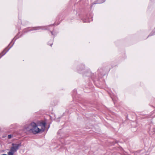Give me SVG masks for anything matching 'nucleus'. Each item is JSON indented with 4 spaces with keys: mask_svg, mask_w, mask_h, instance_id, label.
Here are the masks:
<instances>
[{
    "mask_svg": "<svg viewBox=\"0 0 155 155\" xmlns=\"http://www.w3.org/2000/svg\"><path fill=\"white\" fill-rule=\"evenodd\" d=\"M82 68L79 67L78 68V73L82 74L84 76H87L89 77H91L93 75L90 70H89L87 71H84V65H83Z\"/></svg>",
    "mask_w": 155,
    "mask_h": 155,
    "instance_id": "nucleus-1",
    "label": "nucleus"
},
{
    "mask_svg": "<svg viewBox=\"0 0 155 155\" xmlns=\"http://www.w3.org/2000/svg\"><path fill=\"white\" fill-rule=\"evenodd\" d=\"M12 147H11L10 150L8 152V155H13L14 153L16 152L19 149V147L21 146V143H12Z\"/></svg>",
    "mask_w": 155,
    "mask_h": 155,
    "instance_id": "nucleus-2",
    "label": "nucleus"
},
{
    "mask_svg": "<svg viewBox=\"0 0 155 155\" xmlns=\"http://www.w3.org/2000/svg\"><path fill=\"white\" fill-rule=\"evenodd\" d=\"M30 126L31 127L30 129V130L34 134H37L41 130L38 127L37 124L34 122L31 123Z\"/></svg>",
    "mask_w": 155,
    "mask_h": 155,
    "instance_id": "nucleus-3",
    "label": "nucleus"
},
{
    "mask_svg": "<svg viewBox=\"0 0 155 155\" xmlns=\"http://www.w3.org/2000/svg\"><path fill=\"white\" fill-rule=\"evenodd\" d=\"M14 42L12 44V45L9 47V48L5 52H4L5 51V50L6 49H7V47L6 48L4 49V50L0 54V58H1L2 56L4 55L5 54L7 53V52L12 47L13 45L14 44Z\"/></svg>",
    "mask_w": 155,
    "mask_h": 155,
    "instance_id": "nucleus-4",
    "label": "nucleus"
},
{
    "mask_svg": "<svg viewBox=\"0 0 155 155\" xmlns=\"http://www.w3.org/2000/svg\"><path fill=\"white\" fill-rule=\"evenodd\" d=\"M105 1V0H97L96 1L94 2V3H92L91 6V8H92L94 5L97 4H101L103 3Z\"/></svg>",
    "mask_w": 155,
    "mask_h": 155,
    "instance_id": "nucleus-5",
    "label": "nucleus"
},
{
    "mask_svg": "<svg viewBox=\"0 0 155 155\" xmlns=\"http://www.w3.org/2000/svg\"><path fill=\"white\" fill-rule=\"evenodd\" d=\"M44 27L41 26H38L34 27L32 28L29 31H31L33 30H37L40 29H44Z\"/></svg>",
    "mask_w": 155,
    "mask_h": 155,
    "instance_id": "nucleus-6",
    "label": "nucleus"
},
{
    "mask_svg": "<svg viewBox=\"0 0 155 155\" xmlns=\"http://www.w3.org/2000/svg\"><path fill=\"white\" fill-rule=\"evenodd\" d=\"M46 123L45 122H42L40 123V125L42 127V128H43L44 129L45 128V126L46 125Z\"/></svg>",
    "mask_w": 155,
    "mask_h": 155,
    "instance_id": "nucleus-7",
    "label": "nucleus"
},
{
    "mask_svg": "<svg viewBox=\"0 0 155 155\" xmlns=\"http://www.w3.org/2000/svg\"><path fill=\"white\" fill-rule=\"evenodd\" d=\"M155 35V28L154 29L152 33H150V35H148V37L151 36L153 35Z\"/></svg>",
    "mask_w": 155,
    "mask_h": 155,
    "instance_id": "nucleus-8",
    "label": "nucleus"
},
{
    "mask_svg": "<svg viewBox=\"0 0 155 155\" xmlns=\"http://www.w3.org/2000/svg\"><path fill=\"white\" fill-rule=\"evenodd\" d=\"M19 37H18V34L12 40V42L10 43V44L8 46L11 44V43H12V41L15 39V41L16 39H17L18 38H19Z\"/></svg>",
    "mask_w": 155,
    "mask_h": 155,
    "instance_id": "nucleus-9",
    "label": "nucleus"
},
{
    "mask_svg": "<svg viewBox=\"0 0 155 155\" xmlns=\"http://www.w3.org/2000/svg\"><path fill=\"white\" fill-rule=\"evenodd\" d=\"M51 32L52 35H54V36L56 35L57 34V33H56L54 31V30L53 31H51Z\"/></svg>",
    "mask_w": 155,
    "mask_h": 155,
    "instance_id": "nucleus-10",
    "label": "nucleus"
},
{
    "mask_svg": "<svg viewBox=\"0 0 155 155\" xmlns=\"http://www.w3.org/2000/svg\"><path fill=\"white\" fill-rule=\"evenodd\" d=\"M83 21L84 22H90V21L88 19H83Z\"/></svg>",
    "mask_w": 155,
    "mask_h": 155,
    "instance_id": "nucleus-11",
    "label": "nucleus"
},
{
    "mask_svg": "<svg viewBox=\"0 0 155 155\" xmlns=\"http://www.w3.org/2000/svg\"><path fill=\"white\" fill-rule=\"evenodd\" d=\"M12 137V135L11 134L8 135V139H11Z\"/></svg>",
    "mask_w": 155,
    "mask_h": 155,
    "instance_id": "nucleus-12",
    "label": "nucleus"
},
{
    "mask_svg": "<svg viewBox=\"0 0 155 155\" xmlns=\"http://www.w3.org/2000/svg\"><path fill=\"white\" fill-rule=\"evenodd\" d=\"M51 41L52 42V43H51V44L49 43V42H48V45H49L50 46H51V47L52 45H53V43H52L53 41Z\"/></svg>",
    "mask_w": 155,
    "mask_h": 155,
    "instance_id": "nucleus-13",
    "label": "nucleus"
},
{
    "mask_svg": "<svg viewBox=\"0 0 155 155\" xmlns=\"http://www.w3.org/2000/svg\"><path fill=\"white\" fill-rule=\"evenodd\" d=\"M144 151V150H141L140 151V152H142V153H143Z\"/></svg>",
    "mask_w": 155,
    "mask_h": 155,
    "instance_id": "nucleus-14",
    "label": "nucleus"
},
{
    "mask_svg": "<svg viewBox=\"0 0 155 155\" xmlns=\"http://www.w3.org/2000/svg\"><path fill=\"white\" fill-rule=\"evenodd\" d=\"M1 155H7L6 154H1Z\"/></svg>",
    "mask_w": 155,
    "mask_h": 155,
    "instance_id": "nucleus-15",
    "label": "nucleus"
},
{
    "mask_svg": "<svg viewBox=\"0 0 155 155\" xmlns=\"http://www.w3.org/2000/svg\"><path fill=\"white\" fill-rule=\"evenodd\" d=\"M153 131H154L155 132V128L153 129Z\"/></svg>",
    "mask_w": 155,
    "mask_h": 155,
    "instance_id": "nucleus-16",
    "label": "nucleus"
}]
</instances>
